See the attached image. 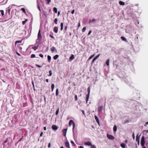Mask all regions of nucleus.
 Segmentation results:
<instances>
[{
	"mask_svg": "<svg viewBox=\"0 0 148 148\" xmlns=\"http://www.w3.org/2000/svg\"><path fill=\"white\" fill-rule=\"evenodd\" d=\"M51 147V143H49L48 145V147L50 148Z\"/></svg>",
	"mask_w": 148,
	"mask_h": 148,
	"instance_id": "52",
	"label": "nucleus"
},
{
	"mask_svg": "<svg viewBox=\"0 0 148 148\" xmlns=\"http://www.w3.org/2000/svg\"><path fill=\"white\" fill-rule=\"evenodd\" d=\"M84 145H86L91 146L92 145L91 143L90 142H87L84 143Z\"/></svg>",
	"mask_w": 148,
	"mask_h": 148,
	"instance_id": "11",
	"label": "nucleus"
},
{
	"mask_svg": "<svg viewBox=\"0 0 148 148\" xmlns=\"http://www.w3.org/2000/svg\"><path fill=\"white\" fill-rule=\"evenodd\" d=\"M35 65L38 68H40L41 67V66L39 65L38 64H36Z\"/></svg>",
	"mask_w": 148,
	"mask_h": 148,
	"instance_id": "45",
	"label": "nucleus"
},
{
	"mask_svg": "<svg viewBox=\"0 0 148 148\" xmlns=\"http://www.w3.org/2000/svg\"><path fill=\"white\" fill-rule=\"evenodd\" d=\"M44 130L45 131L46 130V127H44Z\"/></svg>",
	"mask_w": 148,
	"mask_h": 148,
	"instance_id": "59",
	"label": "nucleus"
},
{
	"mask_svg": "<svg viewBox=\"0 0 148 148\" xmlns=\"http://www.w3.org/2000/svg\"><path fill=\"white\" fill-rule=\"evenodd\" d=\"M95 56V55L93 54L91 56H90L88 60H90L93 57H94Z\"/></svg>",
	"mask_w": 148,
	"mask_h": 148,
	"instance_id": "37",
	"label": "nucleus"
},
{
	"mask_svg": "<svg viewBox=\"0 0 148 148\" xmlns=\"http://www.w3.org/2000/svg\"><path fill=\"white\" fill-rule=\"evenodd\" d=\"M147 125H148V121L147 122L145 123V126H146Z\"/></svg>",
	"mask_w": 148,
	"mask_h": 148,
	"instance_id": "57",
	"label": "nucleus"
},
{
	"mask_svg": "<svg viewBox=\"0 0 148 148\" xmlns=\"http://www.w3.org/2000/svg\"><path fill=\"white\" fill-rule=\"evenodd\" d=\"M67 29V26H66L65 27V30H66Z\"/></svg>",
	"mask_w": 148,
	"mask_h": 148,
	"instance_id": "61",
	"label": "nucleus"
},
{
	"mask_svg": "<svg viewBox=\"0 0 148 148\" xmlns=\"http://www.w3.org/2000/svg\"><path fill=\"white\" fill-rule=\"evenodd\" d=\"M75 58L74 56L72 54L71 56V57L70 58V59L71 60H72L74 59Z\"/></svg>",
	"mask_w": 148,
	"mask_h": 148,
	"instance_id": "19",
	"label": "nucleus"
},
{
	"mask_svg": "<svg viewBox=\"0 0 148 148\" xmlns=\"http://www.w3.org/2000/svg\"><path fill=\"white\" fill-rule=\"evenodd\" d=\"M41 40H40L39 39H37L36 40V43L38 44H41L40 41Z\"/></svg>",
	"mask_w": 148,
	"mask_h": 148,
	"instance_id": "16",
	"label": "nucleus"
},
{
	"mask_svg": "<svg viewBox=\"0 0 148 148\" xmlns=\"http://www.w3.org/2000/svg\"><path fill=\"white\" fill-rule=\"evenodd\" d=\"M51 88H52V91H53L54 88V84H52L51 85Z\"/></svg>",
	"mask_w": 148,
	"mask_h": 148,
	"instance_id": "36",
	"label": "nucleus"
},
{
	"mask_svg": "<svg viewBox=\"0 0 148 148\" xmlns=\"http://www.w3.org/2000/svg\"><path fill=\"white\" fill-rule=\"evenodd\" d=\"M107 136L108 138L110 140H113L114 139V137L113 136L109 135L108 134H107Z\"/></svg>",
	"mask_w": 148,
	"mask_h": 148,
	"instance_id": "3",
	"label": "nucleus"
},
{
	"mask_svg": "<svg viewBox=\"0 0 148 148\" xmlns=\"http://www.w3.org/2000/svg\"><path fill=\"white\" fill-rule=\"evenodd\" d=\"M47 1V3L49 4L51 2V0H45Z\"/></svg>",
	"mask_w": 148,
	"mask_h": 148,
	"instance_id": "40",
	"label": "nucleus"
},
{
	"mask_svg": "<svg viewBox=\"0 0 148 148\" xmlns=\"http://www.w3.org/2000/svg\"><path fill=\"white\" fill-rule=\"evenodd\" d=\"M49 76H51L52 75V73L51 71H49Z\"/></svg>",
	"mask_w": 148,
	"mask_h": 148,
	"instance_id": "44",
	"label": "nucleus"
},
{
	"mask_svg": "<svg viewBox=\"0 0 148 148\" xmlns=\"http://www.w3.org/2000/svg\"><path fill=\"white\" fill-rule=\"evenodd\" d=\"M16 54H17L19 56H21V55L20 53H18V52H16Z\"/></svg>",
	"mask_w": 148,
	"mask_h": 148,
	"instance_id": "58",
	"label": "nucleus"
},
{
	"mask_svg": "<svg viewBox=\"0 0 148 148\" xmlns=\"http://www.w3.org/2000/svg\"><path fill=\"white\" fill-rule=\"evenodd\" d=\"M27 19H26L25 21H22V24L23 25H24L25 23L27 21Z\"/></svg>",
	"mask_w": 148,
	"mask_h": 148,
	"instance_id": "35",
	"label": "nucleus"
},
{
	"mask_svg": "<svg viewBox=\"0 0 148 148\" xmlns=\"http://www.w3.org/2000/svg\"><path fill=\"white\" fill-rule=\"evenodd\" d=\"M80 22H79V23H78V28L79 27H80Z\"/></svg>",
	"mask_w": 148,
	"mask_h": 148,
	"instance_id": "54",
	"label": "nucleus"
},
{
	"mask_svg": "<svg viewBox=\"0 0 148 148\" xmlns=\"http://www.w3.org/2000/svg\"><path fill=\"white\" fill-rule=\"evenodd\" d=\"M10 9L9 8H7L6 9V12H5V14L7 13V12H8V14H10Z\"/></svg>",
	"mask_w": 148,
	"mask_h": 148,
	"instance_id": "13",
	"label": "nucleus"
},
{
	"mask_svg": "<svg viewBox=\"0 0 148 148\" xmlns=\"http://www.w3.org/2000/svg\"><path fill=\"white\" fill-rule=\"evenodd\" d=\"M121 38L122 40L124 41H126V39L125 38L124 36H121Z\"/></svg>",
	"mask_w": 148,
	"mask_h": 148,
	"instance_id": "30",
	"label": "nucleus"
},
{
	"mask_svg": "<svg viewBox=\"0 0 148 148\" xmlns=\"http://www.w3.org/2000/svg\"><path fill=\"white\" fill-rule=\"evenodd\" d=\"M79 148H84V147L82 146H80L79 147Z\"/></svg>",
	"mask_w": 148,
	"mask_h": 148,
	"instance_id": "62",
	"label": "nucleus"
},
{
	"mask_svg": "<svg viewBox=\"0 0 148 148\" xmlns=\"http://www.w3.org/2000/svg\"><path fill=\"white\" fill-rule=\"evenodd\" d=\"M52 128L53 130H56L58 129V127L56 125H53L52 126Z\"/></svg>",
	"mask_w": 148,
	"mask_h": 148,
	"instance_id": "7",
	"label": "nucleus"
},
{
	"mask_svg": "<svg viewBox=\"0 0 148 148\" xmlns=\"http://www.w3.org/2000/svg\"><path fill=\"white\" fill-rule=\"evenodd\" d=\"M57 21H58V19H57V18H56L54 20V21L55 23L56 24H57Z\"/></svg>",
	"mask_w": 148,
	"mask_h": 148,
	"instance_id": "39",
	"label": "nucleus"
},
{
	"mask_svg": "<svg viewBox=\"0 0 148 148\" xmlns=\"http://www.w3.org/2000/svg\"><path fill=\"white\" fill-rule=\"evenodd\" d=\"M86 27H84L82 30V32H84L85 31V30H86Z\"/></svg>",
	"mask_w": 148,
	"mask_h": 148,
	"instance_id": "38",
	"label": "nucleus"
},
{
	"mask_svg": "<svg viewBox=\"0 0 148 148\" xmlns=\"http://www.w3.org/2000/svg\"><path fill=\"white\" fill-rule=\"evenodd\" d=\"M59 57V56L58 55H56L55 56L53 57V59L54 60H56Z\"/></svg>",
	"mask_w": 148,
	"mask_h": 148,
	"instance_id": "21",
	"label": "nucleus"
},
{
	"mask_svg": "<svg viewBox=\"0 0 148 148\" xmlns=\"http://www.w3.org/2000/svg\"><path fill=\"white\" fill-rule=\"evenodd\" d=\"M95 118L96 121L97 122V123H98V124L99 125V119L98 117H97V116H95Z\"/></svg>",
	"mask_w": 148,
	"mask_h": 148,
	"instance_id": "9",
	"label": "nucleus"
},
{
	"mask_svg": "<svg viewBox=\"0 0 148 148\" xmlns=\"http://www.w3.org/2000/svg\"><path fill=\"white\" fill-rule=\"evenodd\" d=\"M90 95L89 94H87L86 96V103H87L88 101V100L89 97Z\"/></svg>",
	"mask_w": 148,
	"mask_h": 148,
	"instance_id": "14",
	"label": "nucleus"
},
{
	"mask_svg": "<svg viewBox=\"0 0 148 148\" xmlns=\"http://www.w3.org/2000/svg\"><path fill=\"white\" fill-rule=\"evenodd\" d=\"M141 146L143 147L144 146L145 144V137L144 136H143L141 139Z\"/></svg>",
	"mask_w": 148,
	"mask_h": 148,
	"instance_id": "2",
	"label": "nucleus"
},
{
	"mask_svg": "<svg viewBox=\"0 0 148 148\" xmlns=\"http://www.w3.org/2000/svg\"><path fill=\"white\" fill-rule=\"evenodd\" d=\"M74 12H75V10H73L72 12H71V14H74Z\"/></svg>",
	"mask_w": 148,
	"mask_h": 148,
	"instance_id": "50",
	"label": "nucleus"
},
{
	"mask_svg": "<svg viewBox=\"0 0 148 148\" xmlns=\"http://www.w3.org/2000/svg\"><path fill=\"white\" fill-rule=\"evenodd\" d=\"M121 146L123 148H125V143H122L121 144Z\"/></svg>",
	"mask_w": 148,
	"mask_h": 148,
	"instance_id": "22",
	"label": "nucleus"
},
{
	"mask_svg": "<svg viewBox=\"0 0 148 148\" xmlns=\"http://www.w3.org/2000/svg\"><path fill=\"white\" fill-rule=\"evenodd\" d=\"M117 128L116 126V125H114L113 128V130L114 131H115V132H116L117 130Z\"/></svg>",
	"mask_w": 148,
	"mask_h": 148,
	"instance_id": "17",
	"label": "nucleus"
},
{
	"mask_svg": "<svg viewBox=\"0 0 148 148\" xmlns=\"http://www.w3.org/2000/svg\"><path fill=\"white\" fill-rule=\"evenodd\" d=\"M0 12H1L2 16H4V12L3 10H0Z\"/></svg>",
	"mask_w": 148,
	"mask_h": 148,
	"instance_id": "18",
	"label": "nucleus"
},
{
	"mask_svg": "<svg viewBox=\"0 0 148 148\" xmlns=\"http://www.w3.org/2000/svg\"><path fill=\"white\" fill-rule=\"evenodd\" d=\"M59 108H58V109L56 111V115H58V114L59 113Z\"/></svg>",
	"mask_w": 148,
	"mask_h": 148,
	"instance_id": "31",
	"label": "nucleus"
},
{
	"mask_svg": "<svg viewBox=\"0 0 148 148\" xmlns=\"http://www.w3.org/2000/svg\"><path fill=\"white\" fill-rule=\"evenodd\" d=\"M50 49H51V50L52 53H53L54 52H57V50L56 49L54 46L52 47Z\"/></svg>",
	"mask_w": 148,
	"mask_h": 148,
	"instance_id": "4",
	"label": "nucleus"
},
{
	"mask_svg": "<svg viewBox=\"0 0 148 148\" xmlns=\"http://www.w3.org/2000/svg\"><path fill=\"white\" fill-rule=\"evenodd\" d=\"M65 145L66 147L68 148L70 147L69 144L68 142H66L65 143Z\"/></svg>",
	"mask_w": 148,
	"mask_h": 148,
	"instance_id": "15",
	"label": "nucleus"
},
{
	"mask_svg": "<svg viewBox=\"0 0 148 148\" xmlns=\"http://www.w3.org/2000/svg\"><path fill=\"white\" fill-rule=\"evenodd\" d=\"M75 101H77V95H76L75 96Z\"/></svg>",
	"mask_w": 148,
	"mask_h": 148,
	"instance_id": "48",
	"label": "nucleus"
},
{
	"mask_svg": "<svg viewBox=\"0 0 148 148\" xmlns=\"http://www.w3.org/2000/svg\"><path fill=\"white\" fill-rule=\"evenodd\" d=\"M119 4L121 5H125L124 3L122 1H119Z\"/></svg>",
	"mask_w": 148,
	"mask_h": 148,
	"instance_id": "25",
	"label": "nucleus"
},
{
	"mask_svg": "<svg viewBox=\"0 0 148 148\" xmlns=\"http://www.w3.org/2000/svg\"><path fill=\"white\" fill-rule=\"evenodd\" d=\"M21 10L23 11V12L25 13V14H26V12L25 10V9L24 8H22L21 9Z\"/></svg>",
	"mask_w": 148,
	"mask_h": 148,
	"instance_id": "23",
	"label": "nucleus"
},
{
	"mask_svg": "<svg viewBox=\"0 0 148 148\" xmlns=\"http://www.w3.org/2000/svg\"><path fill=\"white\" fill-rule=\"evenodd\" d=\"M103 106H101L99 107H98V111L99 112H101L103 109Z\"/></svg>",
	"mask_w": 148,
	"mask_h": 148,
	"instance_id": "8",
	"label": "nucleus"
},
{
	"mask_svg": "<svg viewBox=\"0 0 148 148\" xmlns=\"http://www.w3.org/2000/svg\"><path fill=\"white\" fill-rule=\"evenodd\" d=\"M99 56H100V54H99L97 56H96L93 59V60L92 61V62H93L98 58V57Z\"/></svg>",
	"mask_w": 148,
	"mask_h": 148,
	"instance_id": "12",
	"label": "nucleus"
},
{
	"mask_svg": "<svg viewBox=\"0 0 148 148\" xmlns=\"http://www.w3.org/2000/svg\"><path fill=\"white\" fill-rule=\"evenodd\" d=\"M91 146V148H96V147L94 145H92Z\"/></svg>",
	"mask_w": 148,
	"mask_h": 148,
	"instance_id": "43",
	"label": "nucleus"
},
{
	"mask_svg": "<svg viewBox=\"0 0 148 148\" xmlns=\"http://www.w3.org/2000/svg\"><path fill=\"white\" fill-rule=\"evenodd\" d=\"M132 137H133V138L134 139V138H135V137H134V133H133V134H132Z\"/></svg>",
	"mask_w": 148,
	"mask_h": 148,
	"instance_id": "56",
	"label": "nucleus"
},
{
	"mask_svg": "<svg viewBox=\"0 0 148 148\" xmlns=\"http://www.w3.org/2000/svg\"><path fill=\"white\" fill-rule=\"evenodd\" d=\"M58 28L57 27H55L53 28V31L56 33H57L58 32Z\"/></svg>",
	"mask_w": 148,
	"mask_h": 148,
	"instance_id": "10",
	"label": "nucleus"
},
{
	"mask_svg": "<svg viewBox=\"0 0 148 148\" xmlns=\"http://www.w3.org/2000/svg\"><path fill=\"white\" fill-rule=\"evenodd\" d=\"M71 143L73 144L74 143V142L73 141H71Z\"/></svg>",
	"mask_w": 148,
	"mask_h": 148,
	"instance_id": "63",
	"label": "nucleus"
},
{
	"mask_svg": "<svg viewBox=\"0 0 148 148\" xmlns=\"http://www.w3.org/2000/svg\"><path fill=\"white\" fill-rule=\"evenodd\" d=\"M21 40H17V41H16V42H15V44H16L18 43H21Z\"/></svg>",
	"mask_w": 148,
	"mask_h": 148,
	"instance_id": "41",
	"label": "nucleus"
},
{
	"mask_svg": "<svg viewBox=\"0 0 148 148\" xmlns=\"http://www.w3.org/2000/svg\"><path fill=\"white\" fill-rule=\"evenodd\" d=\"M96 21V19H94V18H93V19L92 20H90V21L89 22V23H90L91 22H92V23H93V22H94L95 21Z\"/></svg>",
	"mask_w": 148,
	"mask_h": 148,
	"instance_id": "32",
	"label": "nucleus"
},
{
	"mask_svg": "<svg viewBox=\"0 0 148 148\" xmlns=\"http://www.w3.org/2000/svg\"><path fill=\"white\" fill-rule=\"evenodd\" d=\"M39 56L42 58H43V55L42 54H40L39 55Z\"/></svg>",
	"mask_w": 148,
	"mask_h": 148,
	"instance_id": "47",
	"label": "nucleus"
},
{
	"mask_svg": "<svg viewBox=\"0 0 148 148\" xmlns=\"http://www.w3.org/2000/svg\"><path fill=\"white\" fill-rule=\"evenodd\" d=\"M35 57V55L34 54H32L31 56V58H34Z\"/></svg>",
	"mask_w": 148,
	"mask_h": 148,
	"instance_id": "42",
	"label": "nucleus"
},
{
	"mask_svg": "<svg viewBox=\"0 0 148 148\" xmlns=\"http://www.w3.org/2000/svg\"><path fill=\"white\" fill-rule=\"evenodd\" d=\"M43 133L42 132L40 134V136L42 137V136Z\"/></svg>",
	"mask_w": 148,
	"mask_h": 148,
	"instance_id": "51",
	"label": "nucleus"
},
{
	"mask_svg": "<svg viewBox=\"0 0 148 148\" xmlns=\"http://www.w3.org/2000/svg\"><path fill=\"white\" fill-rule=\"evenodd\" d=\"M90 87H89L88 88V94L90 95Z\"/></svg>",
	"mask_w": 148,
	"mask_h": 148,
	"instance_id": "28",
	"label": "nucleus"
},
{
	"mask_svg": "<svg viewBox=\"0 0 148 148\" xmlns=\"http://www.w3.org/2000/svg\"><path fill=\"white\" fill-rule=\"evenodd\" d=\"M137 143H138V145H139V141H138V142H137Z\"/></svg>",
	"mask_w": 148,
	"mask_h": 148,
	"instance_id": "64",
	"label": "nucleus"
},
{
	"mask_svg": "<svg viewBox=\"0 0 148 148\" xmlns=\"http://www.w3.org/2000/svg\"><path fill=\"white\" fill-rule=\"evenodd\" d=\"M32 84V85H33V87L34 90H35L34 84Z\"/></svg>",
	"mask_w": 148,
	"mask_h": 148,
	"instance_id": "60",
	"label": "nucleus"
},
{
	"mask_svg": "<svg viewBox=\"0 0 148 148\" xmlns=\"http://www.w3.org/2000/svg\"><path fill=\"white\" fill-rule=\"evenodd\" d=\"M47 59H48L49 62H50V61H51V57L49 55L48 56H47Z\"/></svg>",
	"mask_w": 148,
	"mask_h": 148,
	"instance_id": "20",
	"label": "nucleus"
},
{
	"mask_svg": "<svg viewBox=\"0 0 148 148\" xmlns=\"http://www.w3.org/2000/svg\"><path fill=\"white\" fill-rule=\"evenodd\" d=\"M56 96H58V89H57L56 90Z\"/></svg>",
	"mask_w": 148,
	"mask_h": 148,
	"instance_id": "33",
	"label": "nucleus"
},
{
	"mask_svg": "<svg viewBox=\"0 0 148 148\" xmlns=\"http://www.w3.org/2000/svg\"><path fill=\"white\" fill-rule=\"evenodd\" d=\"M60 26H61V30L62 31L63 29V23H61Z\"/></svg>",
	"mask_w": 148,
	"mask_h": 148,
	"instance_id": "26",
	"label": "nucleus"
},
{
	"mask_svg": "<svg viewBox=\"0 0 148 148\" xmlns=\"http://www.w3.org/2000/svg\"><path fill=\"white\" fill-rule=\"evenodd\" d=\"M38 46L37 47L35 46L32 47V49H34V50H36L37 49L38 47Z\"/></svg>",
	"mask_w": 148,
	"mask_h": 148,
	"instance_id": "34",
	"label": "nucleus"
},
{
	"mask_svg": "<svg viewBox=\"0 0 148 148\" xmlns=\"http://www.w3.org/2000/svg\"><path fill=\"white\" fill-rule=\"evenodd\" d=\"M53 11L55 13H57V10L56 7H54L53 8Z\"/></svg>",
	"mask_w": 148,
	"mask_h": 148,
	"instance_id": "24",
	"label": "nucleus"
},
{
	"mask_svg": "<svg viewBox=\"0 0 148 148\" xmlns=\"http://www.w3.org/2000/svg\"><path fill=\"white\" fill-rule=\"evenodd\" d=\"M109 59H108L106 60V65L107 66H109Z\"/></svg>",
	"mask_w": 148,
	"mask_h": 148,
	"instance_id": "29",
	"label": "nucleus"
},
{
	"mask_svg": "<svg viewBox=\"0 0 148 148\" xmlns=\"http://www.w3.org/2000/svg\"><path fill=\"white\" fill-rule=\"evenodd\" d=\"M49 36H50V37H51L52 38H54V37L52 35H51V34H50L49 35Z\"/></svg>",
	"mask_w": 148,
	"mask_h": 148,
	"instance_id": "49",
	"label": "nucleus"
},
{
	"mask_svg": "<svg viewBox=\"0 0 148 148\" xmlns=\"http://www.w3.org/2000/svg\"><path fill=\"white\" fill-rule=\"evenodd\" d=\"M72 124H73V131L74 128L75 126V125L73 121L72 120H70L69 122V126H71Z\"/></svg>",
	"mask_w": 148,
	"mask_h": 148,
	"instance_id": "1",
	"label": "nucleus"
},
{
	"mask_svg": "<svg viewBox=\"0 0 148 148\" xmlns=\"http://www.w3.org/2000/svg\"><path fill=\"white\" fill-rule=\"evenodd\" d=\"M139 140V137L138 136V135H137L136 136V142H138V141Z\"/></svg>",
	"mask_w": 148,
	"mask_h": 148,
	"instance_id": "27",
	"label": "nucleus"
},
{
	"mask_svg": "<svg viewBox=\"0 0 148 148\" xmlns=\"http://www.w3.org/2000/svg\"><path fill=\"white\" fill-rule=\"evenodd\" d=\"M37 8H38V10H39L40 11H41V9H40V6H39V5H37Z\"/></svg>",
	"mask_w": 148,
	"mask_h": 148,
	"instance_id": "46",
	"label": "nucleus"
},
{
	"mask_svg": "<svg viewBox=\"0 0 148 148\" xmlns=\"http://www.w3.org/2000/svg\"><path fill=\"white\" fill-rule=\"evenodd\" d=\"M42 38V36L40 33V29L38 31V39H39L40 40H41Z\"/></svg>",
	"mask_w": 148,
	"mask_h": 148,
	"instance_id": "5",
	"label": "nucleus"
},
{
	"mask_svg": "<svg viewBox=\"0 0 148 148\" xmlns=\"http://www.w3.org/2000/svg\"><path fill=\"white\" fill-rule=\"evenodd\" d=\"M129 121L128 120H126L125 121V123H128L129 122Z\"/></svg>",
	"mask_w": 148,
	"mask_h": 148,
	"instance_id": "53",
	"label": "nucleus"
},
{
	"mask_svg": "<svg viewBox=\"0 0 148 148\" xmlns=\"http://www.w3.org/2000/svg\"><path fill=\"white\" fill-rule=\"evenodd\" d=\"M67 130V129H64L62 131V132L63 133V135L64 136H66Z\"/></svg>",
	"mask_w": 148,
	"mask_h": 148,
	"instance_id": "6",
	"label": "nucleus"
},
{
	"mask_svg": "<svg viewBox=\"0 0 148 148\" xmlns=\"http://www.w3.org/2000/svg\"><path fill=\"white\" fill-rule=\"evenodd\" d=\"M91 32H92L90 30L88 33V35H89L90 34V33H91Z\"/></svg>",
	"mask_w": 148,
	"mask_h": 148,
	"instance_id": "55",
	"label": "nucleus"
}]
</instances>
